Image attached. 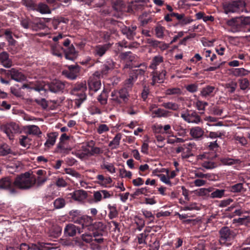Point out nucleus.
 <instances>
[{
	"label": "nucleus",
	"mask_w": 250,
	"mask_h": 250,
	"mask_svg": "<svg viewBox=\"0 0 250 250\" xmlns=\"http://www.w3.org/2000/svg\"><path fill=\"white\" fill-rule=\"evenodd\" d=\"M64 37L62 34H59L53 37L55 43L51 46L52 53L60 58L64 56L65 59L73 61L77 57V52L74 45L71 44V41L68 39H63Z\"/></svg>",
	"instance_id": "f257e3e1"
},
{
	"label": "nucleus",
	"mask_w": 250,
	"mask_h": 250,
	"mask_svg": "<svg viewBox=\"0 0 250 250\" xmlns=\"http://www.w3.org/2000/svg\"><path fill=\"white\" fill-rule=\"evenodd\" d=\"M106 233L105 230H96L92 231V233H84L82 235L83 241L86 243L90 244L93 249L101 250L102 244L105 240L102 236Z\"/></svg>",
	"instance_id": "f03ea898"
},
{
	"label": "nucleus",
	"mask_w": 250,
	"mask_h": 250,
	"mask_svg": "<svg viewBox=\"0 0 250 250\" xmlns=\"http://www.w3.org/2000/svg\"><path fill=\"white\" fill-rule=\"evenodd\" d=\"M36 184V178L31 177L29 172L18 175L14 181L16 189L27 190L33 187Z\"/></svg>",
	"instance_id": "7ed1b4c3"
},
{
	"label": "nucleus",
	"mask_w": 250,
	"mask_h": 250,
	"mask_svg": "<svg viewBox=\"0 0 250 250\" xmlns=\"http://www.w3.org/2000/svg\"><path fill=\"white\" fill-rule=\"evenodd\" d=\"M93 219L87 215H82L78 224H81L82 229L87 228V229L94 231L96 230H103L105 229V226L100 222L92 223Z\"/></svg>",
	"instance_id": "20e7f679"
},
{
	"label": "nucleus",
	"mask_w": 250,
	"mask_h": 250,
	"mask_svg": "<svg viewBox=\"0 0 250 250\" xmlns=\"http://www.w3.org/2000/svg\"><path fill=\"white\" fill-rule=\"evenodd\" d=\"M219 243L222 246H229L232 243V240L236 236L234 230L228 227H223L219 231Z\"/></svg>",
	"instance_id": "39448f33"
},
{
	"label": "nucleus",
	"mask_w": 250,
	"mask_h": 250,
	"mask_svg": "<svg viewBox=\"0 0 250 250\" xmlns=\"http://www.w3.org/2000/svg\"><path fill=\"white\" fill-rule=\"evenodd\" d=\"M145 71L142 69H135L129 70L128 72L129 78L126 80V94L127 91L131 89L134 83L136 81L139 76L144 74ZM127 95H126V98Z\"/></svg>",
	"instance_id": "423d86ee"
},
{
	"label": "nucleus",
	"mask_w": 250,
	"mask_h": 250,
	"mask_svg": "<svg viewBox=\"0 0 250 250\" xmlns=\"http://www.w3.org/2000/svg\"><path fill=\"white\" fill-rule=\"evenodd\" d=\"M226 23L227 25L230 27L231 30L233 32H246V29L244 28L243 26L241 16L227 20Z\"/></svg>",
	"instance_id": "0eeeda50"
},
{
	"label": "nucleus",
	"mask_w": 250,
	"mask_h": 250,
	"mask_svg": "<svg viewBox=\"0 0 250 250\" xmlns=\"http://www.w3.org/2000/svg\"><path fill=\"white\" fill-rule=\"evenodd\" d=\"M244 1L238 0L230 1L224 5V11L226 14L230 13L239 12L243 10Z\"/></svg>",
	"instance_id": "6e6552de"
},
{
	"label": "nucleus",
	"mask_w": 250,
	"mask_h": 250,
	"mask_svg": "<svg viewBox=\"0 0 250 250\" xmlns=\"http://www.w3.org/2000/svg\"><path fill=\"white\" fill-rule=\"evenodd\" d=\"M0 189L7 190L11 194H16L18 193V190L14 185V181L8 176L0 179Z\"/></svg>",
	"instance_id": "1a4fd4ad"
},
{
	"label": "nucleus",
	"mask_w": 250,
	"mask_h": 250,
	"mask_svg": "<svg viewBox=\"0 0 250 250\" xmlns=\"http://www.w3.org/2000/svg\"><path fill=\"white\" fill-rule=\"evenodd\" d=\"M68 69L62 71V75L70 80H76L80 75L81 67L77 65H69L67 66Z\"/></svg>",
	"instance_id": "9d476101"
},
{
	"label": "nucleus",
	"mask_w": 250,
	"mask_h": 250,
	"mask_svg": "<svg viewBox=\"0 0 250 250\" xmlns=\"http://www.w3.org/2000/svg\"><path fill=\"white\" fill-rule=\"evenodd\" d=\"M114 62L112 60L108 59L104 64L101 66L100 69L94 73L100 77L101 76L103 77L110 72L114 69Z\"/></svg>",
	"instance_id": "9b49d317"
},
{
	"label": "nucleus",
	"mask_w": 250,
	"mask_h": 250,
	"mask_svg": "<svg viewBox=\"0 0 250 250\" xmlns=\"http://www.w3.org/2000/svg\"><path fill=\"white\" fill-rule=\"evenodd\" d=\"M47 86L50 92L60 94L63 92L65 88V83L60 80H55L49 83Z\"/></svg>",
	"instance_id": "f8f14e48"
},
{
	"label": "nucleus",
	"mask_w": 250,
	"mask_h": 250,
	"mask_svg": "<svg viewBox=\"0 0 250 250\" xmlns=\"http://www.w3.org/2000/svg\"><path fill=\"white\" fill-rule=\"evenodd\" d=\"M88 85L89 92L91 95L92 93L97 92L101 86V82L100 77L95 75V73L90 77L88 81Z\"/></svg>",
	"instance_id": "ddd939ff"
},
{
	"label": "nucleus",
	"mask_w": 250,
	"mask_h": 250,
	"mask_svg": "<svg viewBox=\"0 0 250 250\" xmlns=\"http://www.w3.org/2000/svg\"><path fill=\"white\" fill-rule=\"evenodd\" d=\"M2 129L6 134L9 139L12 140L14 138L15 134L18 132L19 127L17 124L11 122L3 125Z\"/></svg>",
	"instance_id": "4468645a"
},
{
	"label": "nucleus",
	"mask_w": 250,
	"mask_h": 250,
	"mask_svg": "<svg viewBox=\"0 0 250 250\" xmlns=\"http://www.w3.org/2000/svg\"><path fill=\"white\" fill-rule=\"evenodd\" d=\"M172 16L175 17L178 21L174 24V26L183 27L193 21L189 17L186 16L184 13H172Z\"/></svg>",
	"instance_id": "2eb2a0df"
},
{
	"label": "nucleus",
	"mask_w": 250,
	"mask_h": 250,
	"mask_svg": "<svg viewBox=\"0 0 250 250\" xmlns=\"http://www.w3.org/2000/svg\"><path fill=\"white\" fill-rule=\"evenodd\" d=\"M10 80H14L18 82H21L26 79V76L22 73L20 70L12 68L9 70H7Z\"/></svg>",
	"instance_id": "dca6fc26"
},
{
	"label": "nucleus",
	"mask_w": 250,
	"mask_h": 250,
	"mask_svg": "<svg viewBox=\"0 0 250 250\" xmlns=\"http://www.w3.org/2000/svg\"><path fill=\"white\" fill-rule=\"evenodd\" d=\"M57 244L51 243L39 242L32 244L29 250H52L57 248Z\"/></svg>",
	"instance_id": "f3484780"
},
{
	"label": "nucleus",
	"mask_w": 250,
	"mask_h": 250,
	"mask_svg": "<svg viewBox=\"0 0 250 250\" xmlns=\"http://www.w3.org/2000/svg\"><path fill=\"white\" fill-rule=\"evenodd\" d=\"M82 232L80 227H77L73 224H67L64 229V235L66 237H73L78 233Z\"/></svg>",
	"instance_id": "a211bd4d"
},
{
	"label": "nucleus",
	"mask_w": 250,
	"mask_h": 250,
	"mask_svg": "<svg viewBox=\"0 0 250 250\" xmlns=\"http://www.w3.org/2000/svg\"><path fill=\"white\" fill-rule=\"evenodd\" d=\"M181 117L188 123L198 124L201 121L199 115L195 111L181 114Z\"/></svg>",
	"instance_id": "6ab92c4d"
},
{
	"label": "nucleus",
	"mask_w": 250,
	"mask_h": 250,
	"mask_svg": "<svg viewBox=\"0 0 250 250\" xmlns=\"http://www.w3.org/2000/svg\"><path fill=\"white\" fill-rule=\"evenodd\" d=\"M218 91V88L214 86L208 85L204 87L201 91V95L205 98L213 97Z\"/></svg>",
	"instance_id": "aec40b11"
},
{
	"label": "nucleus",
	"mask_w": 250,
	"mask_h": 250,
	"mask_svg": "<svg viewBox=\"0 0 250 250\" xmlns=\"http://www.w3.org/2000/svg\"><path fill=\"white\" fill-rule=\"evenodd\" d=\"M137 57L130 51L126 52V68L127 67H138L139 65L136 61Z\"/></svg>",
	"instance_id": "412c9836"
},
{
	"label": "nucleus",
	"mask_w": 250,
	"mask_h": 250,
	"mask_svg": "<svg viewBox=\"0 0 250 250\" xmlns=\"http://www.w3.org/2000/svg\"><path fill=\"white\" fill-rule=\"evenodd\" d=\"M113 100L120 104L125 101V89L122 88L118 91H115L111 93Z\"/></svg>",
	"instance_id": "4be33fe9"
},
{
	"label": "nucleus",
	"mask_w": 250,
	"mask_h": 250,
	"mask_svg": "<svg viewBox=\"0 0 250 250\" xmlns=\"http://www.w3.org/2000/svg\"><path fill=\"white\" fill-rule=\"evenodd\" d=\"M148 0H143L141 1H135L132 2L128 5L127 11L128 12H133L134 10L138 11L142 10L144 9L145 4L144 3H146Z\"/></svg>",
	"instance_id": "5701e85b"
},
{
	"label": "nucleus",
	"mask_w": 250,
	"mask_h": 250,
	"mask_svg": "<svg viewBox=\"0 0 250 250\" xmlns=\"http://www.w3.org/2000/svg\"><path fill=\"white\" fill-rule=\"evenodd\" d=\"M110 43H106L103 45H98L96 46L94 54L96 56L102 57L105 52L111 47Z\"/></svg>",
	"instance_id": "b1692460"
},
{
	"label": "nucleus",
	"mask_w": 250,
	"mask_h": 250,
	"mask_svg": "<svg viewBox=\"0 0 250 250\" xmlns=\"http://www.w3.org/2000/svg\"><path fill=\"white\" fill-rule=\"evenodd\" d=\"M46 25L41 19H32L30 29L33 31H39L44 29Z\"/></svg>",
	"instance_id": "393cba45"
},
{
	"label": "nucleus",
	"mask_w": 250,
	"mask_h": 250,
	"mask_svg": "<svg viewBox=\"0 0 250 250\" xmlns=\"http://www.w3.org/2000/svg\"><path fill=\"white\" fill-rule=\"evenodd\" d=\"M116 53L117 55H118L121 60L124 62L123 63V68L124 69L125 68V64H124V62H125V53H124L123 51L124 47H125V42H119L116 44Z\"/></svg>",
	"instance_id": "a878e982"
},
{
	"label": "nucleus",
	"mask_w": 250,
	"mask_h": 250,
	"mask_svg": "<svg viewBox=\"0 0 250 250\" xmlns=\"http://www.w3.org/2000/svg\"><path fill=\"white\" fill-rule=\"evenodd\" d=\"M62 232L61 227L58 225H54L49 229L47 235L51 239L57 238L61 235Z\"/></svg>",
	"instance_id": "bb28decb"
},
{
	"label": "nucleus",
	"mask_w": 250,
	"mask_h": 250,
	"mask_svg": "<svg viewBox=\"0 0 250 250\" xmlns=\"http://www.w3.org/2000/svg\"><path fill=\"white\" fill-rule=\"evenodd\" d=\"M220 164L219 165L224 166H232L241 163V161L239 159H233L228 157H222L219 158Z\"/></svg>",
	"instance_id": "cd10ccee"
},
{
	"label": "nucleus",
	"mask_w": 250,
	"mask_h": 250,
	"mask_svg": "<svg viewBox=\"0 0 250 250\" xmlns=\"http://www.w3.org/2000/svg\"><path fill=\"white\" fill-rule=\"evenodd\" d=\"M189 134L195 140L201 139L204 135V130L199 126L193 127L190 129Z\"/></svg>",
	"instance_id": "c85d7f7f"
},
{
	"label": "nucleus",
	"mask_w": 250,
	"mask_h": 250,
	"mask_svg": "<svg viewBox=\"0 0 250 250\" xmlns=\"http://www.w3.org/2000/svg\"><path fill=\"white\" fill-rule=\"evenodd\" d=\"M0 62L6 68H10L12 65V62L9 58V54L5 51L0 53Z\"/></svg>",
	"instance_id": "c756f323"
},
{
	"label": "nucleus",
	"mask_w": 250,
	"mask_h": 250,
	"mask_svg": "<svg viewBox=\"0 0 250 250\" xmlns=\"http://www.w3.org/2000/svg\"><path fill=\"white\" fill-rule=\"evenodd\" d=\"M25 130L27 134L39 136L42 134L40 128L36 125H30L25 126Z\"/></svg>",
	"instance_id": "7c9ffc66"
},
{
	"label": "nucleus",
	"mask_w": 250,
	"mask_h": 250,
	"mask_svg": "<svg viewBox=\"0 0 250 250\" xmlns=\"http://www.w3.org/2000/svg\"><path fill=\"white\" fill-rule=\"evenodd\" d=\"M72 197L75 200L81 201L86 198L87 193L83 190H77L73 192Z\"/></svg>",
	"instance_id": "2f4dec72"
},
{
	"label": "nucleus",
	"mask_w": 250,
	"mask_h": 250,
	"mask_svg": "<svg viewBox=\"0 0 250 250\" xmlns=\"http://www.w3.org/2000/svg\"><path fill=\"white\" fill-rule=\"evenodd\" d=\"M166 75V71L163 70L161 72L154 70L151 73V75L153 78L158 81V83H162L163 82L165 76Z\"/></svg>",
	"instance_id": "473e14b6"
},
{
	"label": "nucleus",
	"mask_w": 250,
	"mask_h": 250,
	"mask_svg": "<svg viewBox=\"0 0 250 250\" xmlns=\"http://www.w3.org/2000/svg\"><path fill=\"white\" fill-rule=\"evenodd\" d=\"M164 58L158 55L154 57L150 62L149 68L153 70L157 69V66L159 65L161 62H163Z\"/></svg>",
	"instance_id": "72a5a7b5"
},
{
	"label": "nucleus",
	"mask_w": 250,
	"mask_h": 250,
	"mask_svg": "<svg viewBox=\"0 0 250 250\" xmlns=\"http://www.w3.org/2000/svg\"><path fill=\"white\" fill-rule=\"evenodd\" d=\"M86 90V83H80L75 85L73 88V92L77 95H81L82 93H85L84 91Z\"/></svg>",
	"instance_id": "f704fd0d"
},
{
	"label": "nucleus",
	"mask_w": 250,
	"mask_h": 250,
	"mask_svg": "<svg viewBox=\"0 0 250 250\" xmlns=\"http://www.w3.org/2000/svg\"><path fill=\"white\" fill-rule=\"evenodd\" d=\"M71 149L68 148L64 142H60L58 145L57 152L59 153L65 155L69 153Z\"/></svg>",
	"instance_id": "c9c22d12"
},
{
	"label": "nucleus",
	"mask_w": 250,
	"mask_h": 250,
	"mask_svg": "<svg viewBox=\"0 0 250 250\" xmlns=\"http://www.w3.org/2000/svg\"><path fill=\"white\" fill-rule=\"evenodd\" d=\"M113 8L117 11L124 12L125 3L124 0H114L112 2Z\"/></svg>",
	"instance_id": "e433bc0d"
},
{
	"label": "nucleus",
	"mask_w": 250,
	"mask_h": 250,
	"mask_svg": "<svg viewBox=\"0 0 250 250\" xmlns=\"http://www.w3.org/2000/svg\"><path fill=\"white\" fill-rule=\"evenodd\" d=\"M96 178L98 180V183L105 187H110L112 182V180L110 177H104L103 175H97Z\"/></svg>",
	"instance_id": "4c0bfd02"
},
{
	"label": "nucleus",
	"mask_w": 250,
	"mask_h": 250,
	"mask_svg": "<svg viewBox=\"0 0 250 250\" xmlns=\"http://www.w3.org/2000/svg\"><path fill=\"white\" fill-rule=\"evenodd\" d=\"M36 11L42 14H50L51 12L49 7L46 4L42 2L38 4Z\"/></svg>",
	"instance_id": "58836bf2"
},
{
	"label": "nucleus",
	"mask_w": 250,
	"mask_h": 250,
	"mask_svg": "<svg viewBox=\"0 0 250 250\" xmlns=\"http://www.w3.org/2000/svg\"><path fill=\"white\" fill-rule=\"evenodd\" d=\"M0 83L5 85H9L10 84L11 80L7 70L5 69L0 75Z\"/></svg>",
	"instance_id": "ea45409f"
},
{
	"label": "nucleus",
	"mask_w": 250,
	"mask_h": 250,
	"mask_svg": "<svg viewBox=\"0 0 250 250\" xmlns=\"http://www.w3.org/2000/svg\"><path fill=\"white\" fill-rule=\"evenodd\" d=\"M108 98L107 93L103 90L102 92L97 97V100L100 103L102 107L104 106L107 104Z\"/></svg>",
	"instance_id": "a19ab883"
},
{
	"label": "nucleus",
	"mask_w": 250,
	"mask_h": 250,
	"mask_svg": "<svg viewBox=\"0 0 250 250\" xmlns=\"http://www.w3.org/2000/svg\"><path fill=\"white\" fill-rule=\"evenodd\" d=\"M93 142L91 141V142L88 143L87 145V146L89 148L88 150V153L90 155H95V154H99L100 153H103V150H102L100 148L98 147H94L93 146Z\"/></svg>",
	"instance_id": "79ce46f5"
},
{
	"label": "nucleus",
	"mask_w": 250,
	"mask_h": 250,
	"mask_svg": "<svg viewBox=\"0 0 250 250\" xmlns=\"http://www.w3.org/2000/svg\"><path fill=\"white\" fill-rule=\"evenodd\" d=\"M31 139L25 135H21L19 138L20 144L24 147H27L29 148L31 145Z\"/></svg>",
	"instance_id": "37998d69"
},
{
	"label": "nucleus",
	"mask_w": 250,
	"mask_h": 250,
	"mask_svg": "<svg viewBox=\"0 0 250 250\" xmlns=\"http://www.w3.org/2000/svg\"><path fill=\"white\" fill-rule=\"evenodd\" d=\"M57 134L56 132H53L48 135V139L45 143V146L47 147L53 146L56 142Z\"/></svg>",
	"instance_id": "c03bdc74"
},
{
	"label": "nucleus",
	"mask_w": 250,
	"mask_h": 250,
	"mask_svg": "<svg viewBox=\"0 0 250 250\" xmlns=\"http://www.w3.org/2000/svg\"><path fill=\"white\" fill-rule=\"evenodd\" d=\"M53 205L56 209L62 208L65 207L66 201L63 198L59 197L54 200Z\"/></svg>",
	"instance_id": "a18cd8bd"
},
{
	"label": "nucleus",
	"mask_w": 250,
	"mask_h": 250,
	"mask_svg": "<svg viewBox=\"0 0 250 250\" xmlns=\"http://www.w3.org/2000/svg\"><path fill=\"white\" fill-rule=\"evenodd\" d=\"M232 73L235 76H244L248 74L249 71L244 68H233L231 71Z\"/></svg>",
	"instance_id": "49530a36"
},
{
	"label": "nucleus",
	"mask_w": 250,
	"mask_h": 250,
	"mask_svg": "<svg viewBox=\"0 0 250 250\" xmlns=\"http://www.w3.org/2000/svg\"><path fill=\"white\" fill-rule=\"evenodd\" d=\"M69 216L72 220L75 223H78L79 220L81 218L82 215L80 214V211L76 210H71L69 212Z\"/></svg>",
	"instance_id": "de8ad7c7"
},
{
	"label": "nucleus",
	"mask_w": 250,
	"mask_h": 250,
	"mask_svg": "<svg viewBox=\"0 0 250 250\" xmlns=\"http://www.w3.org/2000/svg\"><path fill=\"white\" fill-rule=\"evenodd\" d=\"M165 28L162 25L159 24L154 27L155 35L159 39H162L164 37V31Z\"/></svg>",
	"instance_id": "09e8293b"
},
{
	"label": "nucleus",
	"mask_w": 250,
	"mask_h": 250,
	"mask_svg": "<svg viewBox=\"0 0 250 250\" xmlns=\"http://www.w3.org/2000/svg\"><path fill=\"white\" fill-rule=\"evenodd\" d=\"M78 98L74 100V107L79 108L82 104L86 100V95L85 93H82L81 95H77Z\"/></svg>",
	"instance_id": "8fccbe9b"
},
{
	"label": "nucleus",
	"mask_w": 250,
	"mask_h": 250,
	"mask_svg": "<svg viewBox=\"0 0 250 250\" xmlns=\"http://www.w3.org/2000/svg\"><path fill=\"white\" fill-rule=\"evenodd\" d=\"M225 191V189H215L209 196L211 198H221L224 196Z\"/></svg>",
	"instance_id": "3c124183"
},
{
	"label": "nucleus",
	"mask_w": 250,
	"mask_h": 250,
	"mask_svg": "<svg viewBox=\"0 0 250 250\" xmlns=\"http://www.w3.org/2000/svg\"><path fill=\"white\" fill-rule=\"evenodd\" d=\"M136 29L137 27L135 25L129 27L128 29L126 27V37L129 40H133Z\"/></svg>",
	"instance_id": "603ef678"
},
{
	"label": "nucleus",
	"mask_w": 250,
	"mask_h": 250,
	"mask_svg": "<svg viewBox=\"0 0 250 250\" xmlns=\"http://www.w3.org/2000/svg\"><path fill=\"white\" fill-rule=\"evenodd\" d=\"M166 93L167 95H180L182 93V91L180 88L178 87H173L167 88L166 91Z\"/></svg>",
	"instance_id": "864d4df0"
},
{
	"label": "nucleus",
	"mask_w": 250,
	"mask_h": 250,
	"mask_svg": "<svg viewBox=\"0 0 250 250\" xmlns=\"http://www.w3.org/2000/svg\"><path fill=\"white\" fill-rule=\"evenodd\" d=\"M11 153V150L9 146L6 144L0 145V156H5Z\"/></svg>",
	"instance_id": "5fc2aeb1"
},
{
	"label": "nucleus",
	"mask_w": 250,
	"mask_h": 250,
	"mask_svg": "<svg viewBox=\"0 0 250 250\" xmlns=\"http://www.w3.org/2000/svg\"><path fill=\"white\" fill-rule=\"evenodd\" d=\"M102 107H100L98 104L91 105L89 108V111L90 114H101L103 112Z\"/></svg>",
	"instance_id": "6e6d98bb"
},
{
	"label": "nucleus",
	"mask_w": 250,
	"mask_h": 250,
	"mask_svg": "<svg viewBox=\"0 0 250 250\" xmlns=\"http://www.w3.org/2000/svg\"><path fill=\"white\" fill-rule=\"evenodd\" d=\"M68 20L63 18L60 17L59 18H54L52 20V24L54 29H57L58 28L59 25L61 22L66 23Z\"/></svg>",
	"instance_id": "4d7b16f0"
},
{
	"label": "nucleus",
	"mask_w": 250,
	"mask_h": 250,
	"mask_svg": "<svg viewBox=\"0 0 250 250\" xmlns=\"http://www.w3.org/2000/svg\"><path fill=\"white\" fill-rule=\"evenodd\" d=\"M162 106L165 108L171 109L173 111H177L179 107L177 104L172 102L164 103L162 104Z\"/></svg>",
	"instance_id": "13d9d810"
},
{
	"label": "nucleus",
	"mask_w": 250,
	"mask_h": 250,
	"mask_svg": "<svg viewBox=\"0 0 250 250\" xmlns=\"http://www.w3.org/2000/svg\"><path fill=\"white\" fill-rule=\"evenodd\" d=\"M32 21V19L29 18H22L21 20V24L23 28L30 29Z\"/></svg>",
	"instance_id": "bf43d9fd"
},
{
	"label": "nucleus",
	"mask_w": 250,
	"mask_h": 250,
	"mask_svg": "<svg viewBox=\"0 0 250 250\" xmlns=\"http://www.w3.org/2000/svg\"><path fill=\"white\" fill-rule=\"evenodd\" d=\"M239 86L240 89L242 90H245L249 88L250 85V82L249 80L247 78H244L241 80H239Z\"/></svg>",
	"instance_id": "052dcab7"
},
{
	"label": "nucleus",
	"mask_w": 250,
	"mask_h": 250,
	"mask_svg": "<svg viewBox=\"0 0 250 250\" xmlns=\"http://www.w3.org/2000/svg\"><path fill=\"white\" fill-rule=\"evenodd\" d=\"M121 134L120 133L117 134L111 141L109 146L112 148H116L117 146L119 145L120 140L121 139Z\"/></svg>",
	"instance_id": "680f3d73"
},
{
	"label": "nucleus",
	"mask_w": 250,
	"mask_h": 250,
	"mask_svg": "<svg viewBox=\"0 0 250 250\" xmlns=\"http://www.w3.org/2000/svg\"><path fill=\"white\" fill-rule=\"evenodd\" d=\"M219 166H220V165L217 163L210 161H205L202 165V166L206 169H212Z\"/></svg>",
	"instance_id": "e2e57ef3"
},
{
	"label": "nucleus",
	"mask_w": 250,
	"mask_h": 250,
	"mask_svg": "<svg viewBox=\"0 0 250 250\" xmlns=\"http://www.w3.org/2000/svg\"><path fill=\"white\" fill-rule=\"evenodd\" d=\"M243 188V184L238 183L231 186L230 190L232 192L236 193L241 192Z\"/></svg>",
	"instance_id": "0e129e2a"
},
{
	"label": "nucleus",
	"mask_w": 250,
	"mask_h": 250,
	"mask_svg": "<svg viewBox=\"0 0 250 250\" xmlns=\"http://www.w3.org/2000/svg\"><path fill=\"white\" fill-rule=\"evenodd\" d=\"M108 208L109 210V213L108 216L110 219L116 217L118 215V212L116 207L111 205H108Z\"/></svg>",
	"instance_id": "69168bd1"
},
{
	"label": "nucleus",
	"mask_w": 250,
	"mask_h": 250,
	"mask_svg": "<svg viewBox=\"0 0 250 250\" xmlns=\"http://www.w3.org/2000/svg\"><path fill=\"white\" fill-rule=\"evenodd\" d=\"M102 168L103 169H106L110 173H113L115 172V169L113 164L108 163L107 162L104 163L102 166Z\"/></svg>",
	"instance_id": "338daca9"
},
{
	"label": "nucleus",
	"mask_w": 250,
	"mask_h": 250,
	"mask_svg": "<svg viewBox=\"0 0 250 250\" xmlns=\"http://www.w3.org/2000/svg\"><path fill=\"white\" fill-rule=\"evenodd\" d=\"M244 28L246 29V32H250V27H247V26L250 25V17L241 16Z\"/></svg>",
	"instance_id": "774afa93"
}]
</instances>
